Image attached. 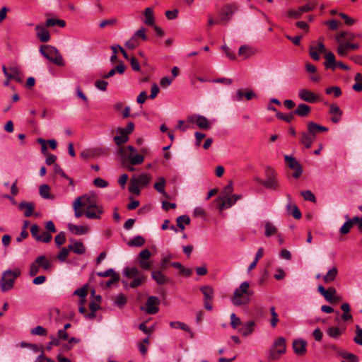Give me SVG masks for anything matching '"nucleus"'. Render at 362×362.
<instances>
[{"label": "nucleus", "mask_w": 362, "mask_h": 362, "mask_svg": "<svg viewBox=\"0 0 362 362\" xmlns=\"http://www.w3.org/2000/svg\"><path fill=\"white\" fill-rule=\"evenodd\" d=\"M119 152L123 159V163L129 162L131 165H140L144 161V156L149 153L147 148H142L139 153L133 146L120 147Z\"/></svg>", "instance_id": "nucleus-1"}, {"label": "nucleus", "mask_w": 362, "mask_h": 362, "mask_svg": "<svg viewBox=\"0 0 362 362\" xmlns=\"http://www.w3.org/2000/svg\"><path fill=\"white\" fill-rule=\"evenodd\" d=\"M252 294L253 291L250 289L249 283L244 281L234 291L231 301L236 306L245 305L249 303L250 297Z\"/></svg>", "instance_id": "nucleus-2"}, {"label": "nucleus", "mask_w": 362, "mask_h": 362, "mask_svg": "<svg viewBox=\"0 0 362 362\" xmlns=\"http://www.w3.org/2000/svg\"><path fill=\"white\" fill-rule=\"evenodd\" d=\"M21 273L19 268L4 271L0 279V288L1 291L6 292L11 290L13 287L15 280L21 275Z\"/></svg>", "instance_id": "nucleus-3"}, {"label": "nucleus", "mask_w": 362, "mask_h": 362, "mask_svg": "<svg viewBox=\"0 0 362 362\" xmlns=\"http://www.w3.org/2000/svg\"><path fill=\"white\" fill-rule=\"evenodd\" d=\"M40 53L50 62L58 66H64V61L59 50L54 47L49 45H42L40 49Z\"/></svg>", "instance_id": "nucleus-4"}, {"label": "nucleus", "mask_w": 362, "mask_h": 362, "mask_svg": "<svg viewBox=\"0 0 362 362\" xmlns=\"http://www.w3.org/2000/svg\"><path fill=\"white\" fill-rule=\"evenodd\" d=\"M276 175V171L271 167L267 166L265 168V180L259 178H256L255 180L267 189L276 191L280 188Z\"/></svg>", "instance_id": "nucleus-5"}, {"label": "nucleus", "mask_w": 362, "mask_h": 362, "mask_svg": "<svg viewBox=\"0 0 362 362\" xmlns=\"http://www.w3.org/2000/svg\"><path fill=\"white\" fill-rule=\"evenodd\" d=\"M93 205L90 204V197L84 195L76 198L73 203L74 216L80 218L85 214L86 209H90Z\"/></svg>", "instance_id": "nucleus-6"}, {"label": "nucleus", "mask_w": 362, "mask_h": 362, "mask_svg": "<svg viewBox=\"0 0 362 362\" xmlns=\"http://www.w3.org/2000/svg\"><path fill=\"white\" fill-rule=\"evenodd\" d=\"M286 352V339L281 337H279L273 344L269 350V359L277 360L280 356Z\"/></svg>", "instance_id": "nucleus-7"}, {"label": "nucleus", "mask_w": 362, "mask_h": 362, "mask_svg": "<svg viewBox=\"0 0 362 362\" xmlns=\"http://www.w3.org/2000/svg\"><path fill=\"white\" fill-rule=\"evenodd\" d=\"M317 291L331 304H337L341 300V297L337 295V290L334 287L325 289L323 286L319 285Z\"/></svg>", "instance_id": "nucleus-8"}, {"label": "nucleus", "mask_w": 362, "mask_h": 362, "mask_svg": "<svg viewBox=\"0 0 362 362\" xmlns=\"http://www.w3.org/2000/svg\"><path fill=\"white\" fill-rule=\"evenodd\" d=\"M151 252L148 249H144L139 252L136 257L138 265L144 270H148L151 267L152 262L150 260Z\"/></svg>", "instance_id": "nucleus-9"}, {"label": "nucleus", "mask_w": 362, "mask_h": 362, "mask_svg": "<svg viewBox=\"0 0 362 362\" xmlns=\"http://www.w3.org/2000/svg\"><path fill=\"white\" fill-rule=\"evenodd\" d=\"M90 204L93 205L90 209H86L85 215L88 218L100 219L104 210L101 206L96 205L90 197Z\"/></svg>", "instance_id": "nucleus-10"}, {"label": "nucleus", "mask_w": 362, "mask_h": 362, "mask_svg": "<svg viewBox=\"0 0 362 362\" xmlns=\"http://www.w3.org/2000/svg\"><path fill=\"white\" fill-rule=\"evenodd\" d=\"M160 300L156 296H149L146 303V308L141 309H144L146 313L149 315L156 314L159 311L158 305L160 304Z\"/></svg>", "instance_id": "nucleus-11"}, {"label": "nucleus", "mask_w": 362, "mask_h": 362, "mask_svg": "<svg viewBox=\"0 0 362 362\" xmlns=\"http://www.w3.org/2000/svg\"><path fill=\"white\" fill-rule=\"evenodd\" d=\"M187 122L196 124L202 129H209L211 125L206 117L202 115H191L187 117Z\"/></svg>", "instance_id": "nucleus-12"}, {"label": "nucleus", "mask_w": 362, "mask_h": 362, "mask_svg": "<svg viewBox=\"0 0 362 362\" xmlns=\"http://www.w3.org/2000/svg\"><path fill=\"white\" fill-rule=\"evenodd\" d=\"M242 197L240 194H233L225 197H218V199L221 201V204L219 206L220 210H223L231 207L238 200Z\"/></svg>", "instance_id": "nucleus-13"}, {"label": "nucleus", "mask_w": 362, "mask_h": 362, "mask_svg": "<svg viewBox=\"0 0 362 362\" xmlns=\"http://www.w3.org/2000/svg\"><path fill=\"white\" fill-rule=\"evenodd\" d=\"M361 223H362V216H354L352 218H349L340 228L339 232L342 235L348 234L354 224L357 225L358 229L359 230Z\"/></svg>", "instance_id": "nucleus-14"}, {"label": "nucleus", "mask_w": 362, "mask_h": 362, "mask_svg": "<svg viewBox=\"0 0 362 362\" xmlns=\"http://www.w3.org/2000/svg\"><path fill=\"white\" fill-rule=\"evenodd\" d=\"M299 98L309 103H315L319 100V97L308 89L302 88L298 91Z\"/></svg>", "instance_id": "nucleus-15"}, {"label": "nucleus", "mask_w": 362, "mask_h": 362, "mask_svg": "<svg viewBox=\"0 0 362 362\" xmlns=\"http://www.w3.org/2000/svg\"><path fill=\"white\" fill-rule=\"evenodd\" d=\"M47 26L40 23L35 26L36 36L42 42H47L50 40V34Z\"/></svg>", "instance_id": "nucleus-16"}, {"label": "nucleus", "mask_w": 362, "mask_h": 362, "mask_svg": "<svg viewBox=\"0 0 362 362\" xmlns=\"http://www.w3.org/2000/svg\"><path fill=\"white\" fill-rule=\"evenodd\" d=\"M243 98L247 100H250L257 98V95L252 90L238 89L235 95L233 96V100L235 101H241Z\"/></svg>", "instance_id": "nucleus-17"}, {"label": "nucleus", "mask_w": 362, "mask_h": 362, "mask_svg": "<svg viewBox=\"0 0 362 362\" xmlns=\"http://www.w3.org/2000/svg\"><path fill=\"white\" fill-rule=\"evenodd\" d=\"M328 131V128L314 122H308L307 123V132L314 138H316L317 134L320 132H325Z\"/></svg>", "instance_id": "nucleus-18"}, {"label": "nucleus", "mask_w": 362, "mask_h": 362, "mask_svg": "<svg viewBox=\"0 0 362 362\" xmlns=\"http://www.w3.org/2000/svg\"><path fill=\"white\" fill-rule=\"evenodd\" d=\"M307 343L303 339H296L293 341L292 346L295 354L302 356L306 354Z\"/></svg>", "instance_id": "nucleus-19"}, {"label": "nucleus", "mask_w": 362, "mask_h": 362, "mask_svg": "<svg viewBox=\"0 0 362 362\" xmlns=\"http://www.w3.org/2000/svg\"><path fill=\"white\" fill-rule=\"evenodd\" d=\"M329 112L332 115L331 120L332 122L337 124L341 120L342 111L337 104L332 103L329 105Z\"/></svg>", "instance_id": "nucleus-20"}, {"label": "nucleus", "mask_w": 362, "mask_h": 362, "mask_svg": "<svg viewBox=\"0 0 362 362\" xmlns=\"http://www.w3.org/2000/svg\"><path fill=\"white\" fill-rule=\"evenodd\" d=\"M35 261L38 266L42 268L45 271H50L52 268V264L50 260H49L45 255H40L37 257Z\"/></svg>", "instance_id": "nucleus-21"}, {"label": "nucleus", "mask_w": 362, "mask_h": 362, "mask_svg": "<svg viewBox=\"0 0 362 362\" xmlns=\"http://www.w3.org/2000/svg\"><path fill=\"white\" fill-rule=\"evenodd\" d=\"M8 70V79H13L17 82L22 81V74L21 72L20 68L18 66H9Z\"/></svg>", "instance_id": "nucleus-22"}, {"label": "nucleus", "mask_w": 362, "mask_h": 362, "mask_svg": "<svg viewBox=\"0 0 362 362\" xmlns=\"http://www.w3.org/2000/svg\"><path fill=\"white\" fill-rule=\"evenodd\" d=\"M237 10L235 5H227L222 8V17L221 21L228 22Z\"/></svg>", "instance_id": "nucleus-23"}, {"label": "nucleus", "mask_w": 362, "mask_h": 362, "mask_svg": "<svg viewBox=\"0 0 362 362\" xmlns=\"http://www.w3.org/2000/svg\"><path fill=\"white\" fill-rule=\"evenodd\" d=\"M315 140L308 132H302L300 134V143L306 148H310Z\"/></svg>", "instance_id": "nucleus-24"}, {"label": "nucleus", "mask_w": 362, "mask_h": 362, "mask_svg": "<svg viewBox=\"0 0 362 362\" xmlns=\"http://www.w3.org/2000/svg\"><path fill=\"white\" fill-rule=\"evenodd\" d=\"M310 112H311V107L309 105H308L305 103H300V104L298 105L297 107L293 112V115H298V116H300L302 117H305L310 115Z\"/></svg>", "instance_id": "nucleus-25"}, {"label": "nucleus", "mask_w": 362, "mask_h": 362, "mask_svg": "<svg viewBox=\"0 0 362 362\" xmlns=\"http://www.w3.org/2000/svg\"><path fill=\"white\" fill-rule=\"evenodd\" d=\"M67 226L71 232L77 235L88 233L89 231V228L85 226H77L69 223Z\"/></svg>", "instance_id": "nucleus-26"}, {"label": "nucleus", "mask_w": 362, "mask_h": 362, "mask_svg": "<svg viewBox=\"0 0 362 362\" xmlns=\"http://www.w3.org/2000/svg\"><path fill=\"white\" fill-rule=\"evenodd\" d=\"M255 53V49L248 45H243L239 48L238 55L243 59H247Z\"/></svg>", "instance_id": "nucleus-27"}, {"label": "nucleus", "mask_w": 362, "mask_h": 362, "mask_svg": "<svg viewBox=\"0 0 362 362\" xmlns=\"http://www.w3.org/2000/svg\"><path fill=\"white\" fill-rule=\"evenodd\" d=\"M345 328L331 327L327 329L326 332L329 337L337 339L345 332Z\"/></svg>", "instance_id": "nucleus-28"}, {"label": "nucleus", "mask_w": 362, "mask_h": 362, "mask_svg": "<svg viewBox=\"0 0 362 362\" xmlns=\"http://www.w3.org/2000/svg\"><path fill=\"white\" fill-rule=\"evenodd\" d=\"M18 208L20 210H25L24 216L25 217H30L34 211L35 205L31 202H21Z\"/></svg>", "instance_id": "nucleus-29"}, {"label": "nucleus", "mask_w": 362, "mask_h": 362, "mask_svg": "<svg viewBox=\"0 0 362 362\" xmlns=\"http://www.w3.org/2000/svg\"><path fill=\"white\" fill-rule=\"evenodd\" d=\"M326 61L324 65L326 69H331L334 70L337 67V62H335V57L332 52H327L325 56Z\"/></svg>", "instance_id": "nucleus-30"}, {"label": "nucleus", "mask_w": 362, "mask_h": 362, "mask_svg": "<svg viewBox=\"0 0 362 362\" xmlns=\"http://www.w3.org/2000/svg\"><path fill=\"white\" fill-rule=\"evenodd\" d=\"M264 235L267 238L272 235H278L277 227L272 222L267 221L264 223Z\"/></svg>", "instance_id": "nucleus-31"}, {"label": "nucleus", "mask_w": 362, "mask_h": 362, "mask_svg": "<svg viewBox=\"0 0 362 362\" xmlns=\"http://www.w3.org/2000/svg\"><path fill=\"white\" fill-rule=\"evenodd\" d=\"M153 279L160 285L165 284L168 282V279L160 271H154L152 272Z\"/></svg>", "instance_id": "nucleus-32"}, {"label": "nucleus", "mask_w": 362, "mask_h": 362, "mask_svg": "<svg viewBox=\"0 0 362 362\" xmlns=\"http://www.w3.org/2000/svg\"><path fill=\"white\" fill-rule=\"evenodd\" d=\"M144 23L147 25H154V16H153V10L151 7H148L144 11Z\"/></svg>", "instance_id": "nucleus-33"}, {"label": "nucleus", "mask_w": 362, "mask_h": 362, "mask_svg": "<svg viewBox=\"0 0 362 362\" xmlns=\"http://www.w3.org/2000/svg\"><path fill=\"white\" fill-rule=\"evenodd\" d=\"M204 295V300H213L214 296V289L210 286H204L200 288Z\"/></svg>", "instance_id": "nucleus-34"}, {"label": "nucleus", "mask_w": 362, "mask_h": 362, "mask_svg": "<svg viewBox=\"0 0 362 362\" xmlns=\"http://www.w3.org/2000/svg\"><path fill=\"white\" fill-rule=\"evenodd\" d=\"M338 273V269L337 267H333L331 269H329L326 275L323 276V281L324 282L327 284H329L334 281V279L337 277Z\"/></svg>", "instance_id": "nucleus-35"}, {"label": "nucleus", "mask_w": 362, "mask_h": 362, "mask_svg": "<svg viewBox=\"0 0 362 362\" xmlns=\"http://www.w3.org/2000/svg\"><path fill=\"white\" fill-rule=\"evenodd\" d=\"M255 322L253 321L247 322L243 327L239 329V332L243 336H248L254 331Z\"/></svg>", "instance_id": "nucleus-36"}, {"label": "nucleus", "mask_w": 362, "mask_h": 362, "mask_svg": "<svg viewBox=\"0 0 362 362\" xmlns=\"http://www.w3.org/2000/svg\"><path fill=\"white\" fill-rule=\"evenodd\" d=\"M170 326L172 328L174 329H182L187 332L191 333V337H193V333L191 331V329L184 322L175 321V322H170Z\"/></svg>", "instance_id": "nucleus-37"}, {"label": "nucleus", "mask_w": 362, "mask_h": 362, "mask_svg": "<svg viewBox=\"0 0 362 362\" xmlns=\"http://www.w3.org/2000/svg\"><path fill=\"white\" fill-rule=\"evenodd\" d=\"M136 182L140 185V186H146L151 180V176L149 174L147 173H143L140 175L138 177H135Z\"/></svg>", "instance_id": "nucleus-38"}, {"label": "nucleus", "mask_w": 362, "mask_h": 362, "mask_svg": "<svg viewBox=\"0 0 362 362\" xmlns=\"http://www.w3.org/2000/svg\"><path fill=\"white\" fill-rule=\"evenodd\" d=\"M47 28L52 27L54 25H57L60 28H64L66 26V22L64 20L56 19V18H49L47 19L45 24Z\"/></svg>", "instance_id": "nucleus-39"}, {"label": "nucleus", "mask_w": 362, "mask_h": 362, "mask_svg": "<svg viewBox=\"0 0 362 362\" xmlns=\"http://www.w3.org/2000/svg\"><path fill=\"white\" fill-rule=\"evenodd\" d=\"M70 250L78 255H82L85 252L86 249L81 242H76L74 245H69Z\"/></svg>", "instance_id": "nucleus-40"}, {"label": "nucleus", "mask_w": 362, "mask_h": 362, "mask_svg": "<svg viewBox=\"0 0 362 362\" xmlns=\"http://www.w3.org/2000/svg\"><path fill=\"white\" fill-rule=\"evenodd\" d=\"M124 274L127 277L133 279L144 275L137 268H127L124 269Z\"/></svg>", "instance_id": "nucleus-41"}, {"label": "nucleus", "mask_w": 362, "mask_h": 362, "mask_svg": "<svg viewBox=\"0 0 362 362\" xmlns=\"http://www.w3.org/2000/svg\"><path fill=\"white\" fill-rule=\"evenodd\" d=\"M39 192L40 196L44 199H53V196L50 194V187L48 185L44 184L40 187Z\"/></svg>", "instance_id": "nucleus-42"}, {"label": "nucleus", "mask_w": 362, "mask_h": 362, "mask_svg": "<svg viewBox=\"0 0 362 362\" xmlns=\"http://www.w3.org/2000/svg\"><path fill=\"white\" fill-rule=\"evenodd\" d=\"M176 222L177 227L183 230L185 229L184 224L189 225L190 223V218L187 215H182L177 218Z\"/></svg>", "instance_id": "nucleus-43"}, {"label": "nucleus", "mask_w": 362, "mask_h": 362, "mask_svg": "<svg viewBox=\"0 0 362 362\" xmlns=\"http://www.w3.org/2000/svg\"><path fill=\"white\" fill-rule=\"evenodd\" d=\"M165 180L163 177H158V182L154 184V188L159 192L165 194Z\"/></svg>", "instance_id": "nucleus-44"}, {"label": "nucleus", "mask_w": 362, "mask_h": 362, "mask_svg": "<svg viewBox=\"0 0 362 362\" xmlns=\"http://www.w3.org/2000/svg\"><path fill=\"white\" fill-rule=\"evenodd\" d=\"M340 355L344 359L341 362H358V357L354 354L343 351Z\"/></svg>", "instance_id": "nucleus-45"}, {"label": "nucleus", "mask_w": 362, "mask_h": 362, "mask_svg": "<svg viewBox=\"0 0 362 362\" xmlns=\"http://www.w3.org/2000/svg\"><path fill=\"white\" fill-rule=\"evenodd\" d=\"M115 305L122 308L127 303V298L123 293H119L113 298Z\"/></svg>", "instance_id": "nucleus-46"}, {"label": "nucleus", "mask_w": 362, "mask_h": 362, "mask_svg": "<svg viewBox=\"0 0 362 362\" xmlns=\"http://www.w3.org/2000/svg\"><path fill=\"white\" fill-rule=\"evenodd\" d=\"M288 211L289 213L296 218V219H300L301 218V213L298 209V207L294 204L291 206V204H288L287 206Z\"/></svg>", "instance_id": "nucleus-47"}, {"label": "nucleus", "mask_w": 362, "mask_h": 362, "mask_svg": "<svg viewBox=\"0 0 362 362\" xmlns=\"http://www.w3.org/2000/svg\"><path fill=\"white\" fill-rule=\"evenodd\" d=\"M146 29L144 27L139 28L132 36L134 37L136 40H147V36H146Z\"/></svg>", "instance_id": "nucleus-48"}, {"label": "nucleus", "mask_w": 362, "mask_h": 362, "mask_svg": "<svg viewBox=\"0 0 362 362\" xmlns=\"http://www.w3.org/2000/svg\"><path fill=\"white\" fill-rule=\"evenodd\" d=\"M145 243V240L142 236L138 235L132 238L129 243L128 245L140 247Z\"/></svg>", "instance_id": "nucleus-49"}, {"label": "nucleus", "mask_w": 362, "mask_h": 362, "mask_svg": "<svg viewBox=\"0 0 362 362\" xmlns=\"http://www.w3.org/2000/svg\"><path fill=\"white\" fill-rule=\"evenodd\" d=\"M74 294L81 297V300H80V303H80V305H82V304H84V303H85V298H84L88 294V290H87V288L86 287H83V288L76 289L74 291Z\"/></svg>", "instance_id": "nucleus-50"}, {"label": "nucleus", "mask_w": 362, "mask_h": 362, "mask_svg": "<svg viewBox=\"0 0 362 362\" xmlns=\"http://www.w3.org/2000/svg\"><path fill=\"white\" fill-rule=\"evenodd\" d=\"M146 280V276L145 275H141L138 277L134 278V279L130 283L129 286L131 288H136L140 286L143 283H144Z\"/></svg>", "instance_id": "nucleus-51"}, {"label": "nucleus", "mask_w": 362, "mask_h": 362, "mask_svg": "<svg viewBox=\"0 0 362 362\" xmlns=\"http://www.w3.org/2000/svg\"><path fill=\"white\" fill-rule=\"evenodd\" d=\"M139 186L140 185L136 182L135 177H133L130 182L129 190L132 193H134L135 194H140Z\"/></svg>", "instance_id": "nucleus-52"}, {"label": "nucleus", "mask_w": 362, "mask_h": 362, "mask_svg": "<svg viewBox=\"0 0 362 362\" xmlns=\"http://www.w3.org/2000/svg\"><path fill=\"white\" fill-rule=\"evenodd\" d=\"M134 129V124L133 122H130L127 124L125 128H119L117 129V132L119 134H123L124 135H127L132 134Z\"/></svg>", "instance_id": "nucleus-53"}, {"label": "nucleus", "mask_w": 362, "mask_h": 362, "mask_svg": "<svg viewBox=\"0 0 362 362\" xmlns=\"http://www.w3.org/2000/svg\"><path fill=\"white\" fill-rule=\"evenodd\" d=\"M310 56L312 59H313L315 61H318L320 59V52L317 50L316 46H315V42H313L312 44L310 46V50H309Z\"/></svg>", "instance_id": "nucleus-54"}, {"label": "nucleus", "mask_w": 362, "mask_h": 362, "mask_svg": "<svg viewBox=\"0 0 362 362\" xmlns=\"http://www.w3.org/2000/svg\"><path fill=\"white\" fill-rule=\"evenodd\" d=\"M276 116L278 119H282L288 123L291 122L292 120L294 119L293 112H291L289 114L284 115L282 112H277L276 114Z\"/></svg>", "instance_id": "nucleus-55"}, {"label": "nucleus", "mask_w": 362, "mask_h": 362, "mask_svg": "<svg viewBox=\"0 0 362 362\" xmlns=\"http://www.w3.org/2000/svg\"><path fill=\"white\" fill-rule=\"evenodd\" d=\"M113 140L117 146H119L127 142L129 136L123 134H119V135L114 136Z\"/></svg>", "instance_id": "nucleus-56"}, {"label": "nucleus", "mask_w": 362, "mask_h": 362, "mask_svg": "<svg viewBox=\"0 0 362 362\" xmlns=\"http://www.w3.org/2000/svg\"><path fill=\"white\" fill-rule=\"evenodd\" d=\"M284 158H285L286 163L288 164V166L291 169L295 168L300 165L299 164V163L296 160V158L291 156H285Z\"/></svg>", "instance_id": "nucleus-57"}, {"label": "nucleus", "mask_w": 362, "mask_h": 362, "mask_svg": "<svg viewBox=\"0 0 362 362\" xmlns=\"http://www.w3.org/2000/svg\"><path fill=\"white\" fill-rule=\"evenodd\" d=\"M96 149H87L81 152V157L83 159H89L94 157L97 153Z\"/></svg>", "instance_id": "nucleus-58"}, {"label": "nucleus", "mask_w": 362, "mask_h": 362, "mask_svg": "<svg viewBox=\"0 0 362 362\" xmlns=\"http://www.w3.org/2000/svg\"><path fill=\"white\" fill-rule=\"evenodd\" d=\"M52 240V235L48 231L42 232L39 237L37 238V241L48 243Z\"/></svg>", "instance_id": "nucleus-59"}, {"label": "nucleus", "mask_w": 362, "mask_h": 362, "mask_svg": "<svg viewBox=\"0 0 362 362\" xmlns=\"http://www.w3.org/2000/svg\"><path fill=\"white\" fill-rule=\"evenodd\" d=\"M30 333L33 335L45 336L47 334V330L42 326H37L31 329Z\"/></svg>", "instance_id": "nucleus-60"}, {"label": "nucleus", "mask_w": 362, "mask_h": 362, "mask_svg": "<svg viewBox=\"0 0 362 362\" xmlns=\"http://www.w3.org/2000/svg\"><path fill=\"white\" fill-rule=\"evenodd\" d=\"M140 45V41L136 40L134 37H132L125 43V47L129 49H134Z\"/></svg>", "instance_id": "nucleus-61"}, {"label": "nucleus", "mask_w": 362, "mask_h": 362, "mask_svg": "<svg viewBox=\"0 0 362 362\" xmlns=\"http://www.w3.org/2000/svg\"><path fill=\"white\" fill-rule=\"evenodd\" d=\"M300 194H301V195L303 196V197L304 198L305 200L310 201V202H316L315 196L314 195V194L311 191H310V190L303 191V192H301Z\"/></svg>", "instance_id": "nucleus-62"}, {"label": "nucleus", "mask_w": 362, "mask_h": 362, "mask_svg": "<svg viewBox=\"0 0 362 362\" xmlns=\"http://www.w3.org/2000/svg\"><path fill=\"white\" fill-rule=\"evenodd\" d=\"M233 191V182L230 181L228 184L224 187L219 197H225L231 195Z\"/></svg>", "instance_id": "nucleus-63"}, {"label": "nucleus", "mask_w": 362, "mask_h": 362, "mask_svg": "<svg viewBox=\"0 0 362 362\" xmlns=\"http://www.w3.org/2000/svg\"><path fill=\"white\" fill-rule=\"evenodd\" d=\"M356 336L354 338V341L358 345L362 346V329L358 325L356 327Z\"/></svg>", "instance_id": "nucleus-64"}]
</instances>
